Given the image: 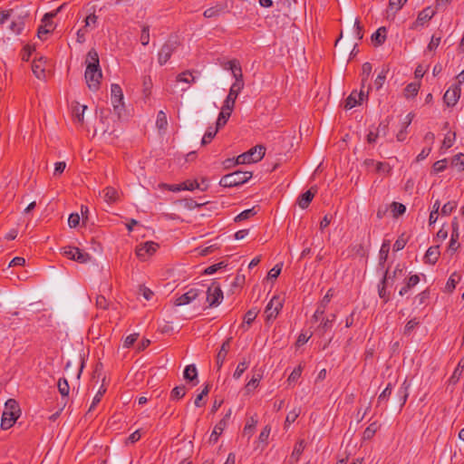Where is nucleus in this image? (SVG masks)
<instances>
[{"label": "nucleus", "instance_id": "nucleus-1", "mask_svg": "<svg viewBox=\"0 0 464 464\" xmlns=\"http://www.w3.org/2000/svg\"><path fill=\"white\" fill-rule=\"evenodd\" d=\"M21 415V409L14 399H9L5 404V411L2 414L1 428L8 430L15 423Z\"/></svg>", "mask_w": 464, "mask_h": 464}, {"label": "nucleus", "instance_id": "nucleus-2", "mask_svg": "<svg viewBox=\"0 0 464 464\" xmlns=\"http://www.w3.org/2000/svg\"><path fill=\"white\" fill-rule=\"evenodd\" d=\"M251 178V171L237 170L223 176L219 181V185L225 188L237 187L246 183Z\"/></svg>", "mask_w": 464, "mask_h": 464}, {"label": "nucleus", "instance_id": "nucleus-3", "mask_svg": "<svg viewBox=\"0 0 464 464\" xmlns=\"http://www.w3.org/2000/svg\"><path fill=\"white\" fill-rule=\"evenodd\" d=\"M64 5H65V4L60 5L56 10L50 12V13H46L44 15V17L42 19L43 24L39 26L38 31H37V35L41 40H44L45 39L44 35H46L53 31L54 25H53V19L57 15L58 13H60L63 10Z\"/></svg>", "mask_w": 464, "mask_h": 464}, {"label": "nucleus", "instance_id": "nucleus-4", "mask_svg": "<svg viewBox=\"0 0 464 464\" xmlns=\"http://www.w3.org/2000/svg\"><path fill=\"white\" fill-rule=\"evenodd\" d=\"M179 43L177 36H170L166 43L161 46L159 54L158 62L160 65L165 64L171 57L173 52L179 47Z\"/></svg>", "mask_w": 464, "mask_h": 464}, {"label": "nucleus", "instance_id": "nucleus-5", "mask_svg": "<svg viewBox=\"0 0 464 464\" xmlns=\"http://www.w3.org/2000/svg\"><path fill=\"white\" fill-rule=\"evenodd\" d=\"M284 300L279 295H274L265 309L266 322L275 320L283 308Z\"/></svg>", "mask_w": 464, "mask_h": 464}, {"label": "nucleus", "instance_id": "nucleus-6", "mask_svg": "<svg viewBox=\"0 0 464 464\" xmlns=\"http://www.w3.org/2000/svg\"><path fill=\"white\" fill-rule=\"evenodd\" d=\"M111 101L115 113L120 118L124 108V103L122 89L117 83H112L111 86Z\"/></svg>", "mask_w": 464, "mask_h": 464}, {"label": "nucleus", "instance_id": "nucleus-7", "mask_svg": "<svg viewBox=\"0 0 464 464\" xmlns=\"http://www.w3.org/2000/svg\"><path fill=\"white\" fill-rule=\"evenodd\" d=\"M223 291L218 282H212L207 290V302L208 307L218 306L223 300Z\"/></svg>", "mask_w": 464, "mask_h": 464}, {"label": "nucleus", "instance_id": "nucleus-8", "mask_svg": "<svg viewBox=\"0 0 464 464\" xmlns=\"http://www.w3.org/2000/svg\"><path fill=\"white\" fill-rule=\"evenodd\" d=\"M244 88V81L235 82L229 90L228 95L227 96L224 106L226 110H234L236 100Z\"/></svg>", "mask_w": 464, "mask_h": 464}, {"label": "nucleus", "instance_id": "nucleus-9", "mask_svg": "<svg viewBox=\"0 0 464 464\" xmlns=\"http://www.w3.org/2000/svg\"><path fill=\"white\" fill-rule=\"evenodd\" d=\"M84 78L88 88L92 92H96L100 89L102 72V70H94L89 72H85Z\"/></svg>", "mask_w": 464, "mask_h": 464}, {"label": "nucleus", "instance_id": "nucleus-10", "mask_svg": "<svg viewBox=\"0 0 464 464\" xmlns=\"http://www.w3.org/2000/svg\"><path fill=\"white\" fill-rule=\"evenodd\" d=\"M461 89L459 84H453L449 88L443 96V101L449 107H453L460 97Z\"/></svg>", "mask_w": 464, "mask_h": 464}, {"label": "nucleus", "instance_id": "nucleus-11", "mask_svg": "<svg viewBox=\"0 0 464 464\" xmlns=\"http://www.w3.org/2000/svg\"><path fill=\"white\" fill-rule=\"evenodd\" d=\"M231 416V410L216 424L210 435L209 442L215 444L218 440V437L222 434Z\"/></svg>", "mask_w": 464, "mask_h": 464}, {"label": "nucleus", "instance_id": "nucleus-12", "mask_svg": "<svg viewBox=\"0 0 464 464\" xmlns=\"http://www.w3.org/2000/svg\"><path fill=\"white\" fill-rule=\"evenodd\" d=\"M410 387L411 383L407 380H405L397 392V401H394L392 402V406H395L397 404L399 411H401V409L403 408L407 401V399L409 397Z\"/></svg>", "mask_w": 464, "mask_h": 464}, {"label": "nucleus", "instance_id": "nucleus-13", "mask_svg": "<svg viewBox=\"0 0 464 464\" xmlns=\"http://www.w3.org/2000/svg\"><path fill=\"white\" fill-rule=\"evenodd\" d=\"M368 89H370V87H368ZM368 92L369 90H367L365 93L362 87L359 92H357V91H353L345 100L344 109L351 110L356 105L360 104L363 98L368 95Z\"/></svg>", "mask_w": 464, "mask_h": 464}, {"label": "nucleus", "instance_id": "nucleus-14", "mask_svg": "<svg viewBox=\"0 0 464 464\" xmlns=\"http://www.w3.org/2000/svg\"><path fill=\"white\" fill-rule=\"evenodd\" d=\"M391 276L389 275V269L387 268L383 272L382 278L378 285V295L380 298L383 300V303L386 304L390 301V293L386 291L388 285H390Z\"/></svg>", "mask_w": 464, "mask_h": 464}, {"label": "nucleus", "instance_id": "nucleus-15", "mask_svg": "<svg viewBox=\"0 0 464 464\" xmlns=\"http://www.w3.org/2000/svg\"><path fill=\"white\" fill-rule=\"evenodd\" d=\"M201 294V291L197 288H190L185 294L179 295L176 298L174 304L177 306L185 305L190 304L194 300H196L198 295Z\"/></svg>", "mask_w": 464, "mask_h": 464}, {"label": "nucleus", "instance_id": "nucleus-16", "mask_svg": "<svg viewBox=\"0 0 464 464\" xmlns=\"http://www.w3.org/2000/svg\"><path fill=\"white\" fill-rule=\"evenodd\" d=\"M86 70L85 72H92L94 70H102L100 66V60L98 52L92 48L86 55L85 59Z\"/></svg>", "mask_w": 464, "mask_h": 464}, {"label": "nucleus", "instance_id": "nucleus-17", "mask_svg": "<svg viewBox=\"0 0 464 464\" xmlns=\"http://www.w3.org/2000/svg\"><path fill=\"white\" fill-rule=\"evenodd\" d=\"M159 247V245L153 241H147L140 244L136 248V255L140 258H145L147 256L154 254Z\"/></svg>", "mask_w": 464, "mask_h": 464}, {"label": "nucleus", "instance_id": "nucleus-18", "mask_svg": "<svg viewBox=\"0 0 464 464\" xmlns=\"http://www.w3.org/2000/svg\"><path fill=\"white\" fill-rule=\"evenodd\" d=\"M45 63V58L41 56L38 59L34 58L32 63V71L39 80H45L46 78Z\"/></svg>", "mask_w": 464, "mask_h": 464}, {"label": "nucleus", "instance_id": "nucleus-19", "mask_svg": "<svg viewBox=\"0 0 464 464\" xmlns=\"http://www.w3.org/2000/svg\"><path fill=\"white\" fill-rule=\"evenodd\" d=\"M231 341H232V337H228L221 345L218 354H217V360H216V363H217V366H218V369L220 370L222 365H223V362H225L226 360V357L229 352V349H230V343H231Z\"/></svg>", "mask_w": 464, "mask_h": 464}, {"label": "nucleus", "instance_id": "nucleus-20", "mask_svg": "<svg viewBox=\"0 0 464 464\" xmlns=\"http://www.w3.org/2000/svg\"><path fill=\"white\" fill-rule=\"evenodd\" d=\"M316 193V188H314L313 187L305 191L304 193L301 194L298 197L297 204L302 209H305L310 205L311 201L313 200L314 195Z\"/></svg>", "mask_w": 464, "mask_h": 464}, {"label": "nucleus", "instance_id": "nucleus-21", "mask_svg": "<svg viewBox=\"0 0 464 464\" xmlns=\"http://www.w3.org/2000/svg\"><path fill=\"white\" fill-rule=\"evenodd\" d=\"M225 69H228L232 72V74L236 80L235 82L243 81L242 69L238 61L231 60L227 62Z\"/></svg>", "mask_w": 464, "mask_h": 464}, {"label": "nucleus", "instance_id": "nucleus-22", "mask_svg": "<svg viewBox=\"0 0 464 464\" xmlns=\"http://www.w3.org/2000/svg\"><path fill=\"white\" fill-rule=\"evenodd\" d=\"M435 14V12L430 8L427 7L420 11L418 14L417 20L413 24L412 28H416L418 24H424V23L430 21Z\"/></svg>", "mask_w": 464, "mask_h": 464}, {"label": "nucleus", "instance_id": "nucleus-23", "mask_svg": "<svg viewBox=\"0 0 464 464\" xmlns=\"http://www.w3.org/2000/svg\"><path fill=\"white\" fill-rule=\"evenodd\" d=\"M440 246H430L424 256L425 263L434 265L440 257Z\"/></svg>", "mask_w": 464, "mask_h": 464}, {"label": "nucleus", "instance_id": "nucleus-24", "mask_svg": "<svg viewBox=\"0 0 464 464\" xmlns=\"http://www.w3.org/2000/svg\"><path fill=\"white\" fill-rule=\"evenodd\" d=\"M250 154V158H254V162L260 161L266 153V147L263 145H256L255 147L251 148L249 150L246 151Z\"/></svg>", "mask_w": 464, "mask_h": 464}, {"label": "nucleus", "instance_id": "nucleus-25", "mask_svg": "<svg viewBox=\"0 0 464 464\" xmlns=\"http://www.w3.org/2000/svg\"><path fill=\"white\" fill-rule=\"evenodd\" d=\"M372 41L375 46L382 45L386 40V28L382 26L372 34Z\"/></svg>", "mask_w": 464, "mask_h": 464}, {"label": "nucleus", "instance_id": "nucleus-26", "mask_svg": "<svg viewBox=\"0 0 464 464\" xmlns=\"http://www.w3.org/2000/svg\"><path fill=\"white\" fill-rule=\"evenodd\" d=\"M232 111L233 110H226V107L223 105L216 123L218 129H220L227 124Z\"/></svg>", "mask_w": 464, "mask_h": 464}, {"label": "nucleus", "instance_id": "nucleus-27", "mask_svg": "<svg viewBox=\"0 0 464 464\" xmlns=\"http://www.w3.org/2000/svg\"><path fill=\"white\" fill-rule=\"evenodd\" d=\"M102 193L104 200L108 203H113L119 198L118 191L112 187H106Z\"/></svg>", "mask_w": 464, "mask_h": 464}, {"label": "nucleus", "instance_id": "nucleus-28", "mask_svg": "<svg viewBox=\"0 0 464 464\" xmlns=\"http://www.w3.org/2000/svg\"><path fill=\"white\" fill-rule=\"evenodd\" d=\"M156 126L160 132L165 133L168 126L167 115L163 111H160L157 115Z\"/></svg>", "mask_w": 464, "mask_h": 464}, {"label": "nucleus", "instance_id": "nucleus-29", "mask_svg": "<svg viewBox=\"0 0 464 464\" xmlns=\"http://www.w3.org/2000/svg\"><path fill=\"white\" fill-rule=\"evenodd\" d=\"M390 250V242L384 241L381 246L380 253H379V266H383L384 263L386 262L388 258V254Z\"/></svg>", "mask_w": 464, "mask_h": 464}, {"label": "nucleus", "instance_id": "nucleus-30", "mask_svg": "<svg viewBox=\"0 0 464 464\" xmlns=\"http://www.w3.org/2000/svg\"><path fill=\"white\" fill-rule=\"evenodd\" d=\"M87 109L86 105H82L78 102H75L72 106V112L75 117V119L82 123L83 122V114L85 110Z\"/></svg>", "mask_w": 464, "mask_h": 464}, {"label": "nucleus", "instance_id": "nucleus-31", "mask_svg": "<svg viewBox=\"0 0 464 464\" xmlns=\"http://www.w3.org/2000/svg\"><path fill=\"white\" fill-rule=\"evenodd\" d=\"M184 379L189 382L197 381L198 371L194 364L188 365L183 373Z\"/></svg>", "mask_w": 464, "mask_h": 464}, {"label": "nucleus", "instance_id": "nucleus-32", "mask_svg": "<svg viewBox=\"0 0 464 464\" xmlns=\"http://www.w3.org/2000/svg\"><path fill=\"white\" fill-rule=\"evenodd\" d=\"M225 7H226L225 5H217L216 6H213V7H210V8H208L207 10H205L203 15L206 18L217 17L224 11Z\"/></svg>", "mask_w": 464, "mask_h": 464}, {"label": "nucleus", "instance_id": "nucleus-33", "mask_svg": "<svg viewBox=\"0 0 464 464\" xmlns=\"http://www.w3.org/2000/svg\"><path fill=\"white\" fill-rule=\"evenodd\" d=\"M388 72L389 67L383 66L374 81V85L377 90L381 89L384 84Z\"/></svg>", "mask_w": 464, "mask_h": 464}, {"label": "nucleus", "instance_id": "nucleus-34", "mask_svg": "<svg viewBox=\"0 0 464 464\" xmlns=\"http://www.w3.org/2000/svg\"><path fill=\"white\" fill-rule=\"evenodd\" d=\"M218 130L219 129H218L217 126L215 128L208 127L202 138L201 144L207 145V144L210 143L211 140L214 139V137L217 135Z\"/></svg>", "mask_w": 464, "mask_h": 464}, {"label": "nucleus", "instance_id": "nucleus-35", "mask_svg": "<svg viewBox=\"0 0 464 464\" xmlns=\"http://www.w3.org/2000/svg\"><path fill=\"white\" fill-rule=\"evenodd\" d=\"M196 78L193 76L190 71H185L179 73L176 77V81L178 82H185V83H192L194 82Z\"/></svg>", "mask_w": 464, "mask_h": 464}, {"label": "nucleus", "instance_id": "nucleus-36", "mask_svg": "<svg viewBox=\"0 0 464 464\" xmlns=\"http://www.w3.org/2000/svg\"><path fill=\"white\" fill-rule=\"evenodd\" d=\"M379 428L380 425L376 421L371 423L363 431V440H371Z\"/></svg>", "mask_w": 464, "mask_h": 464}, {"label": "nucleus", "instance_id": "nucleus-37", "mask_svg": "<svg viewBox=\"0 0 464 464\" xmlns=\"http://www.w3.org/2000/svg\"><path fill=\"white\" fill-rule=\"evenodd\" d=\"M420 83L411 82L404 89L406 98L414 97L418 94Z\"/></svg>", "mask_w": 464, "mask_h": 464}, {"label": "nucleus", "instance_id": "nucleus-38", "mask_svg": "<svg viewBox=\"0 0 464 464\" xmlns=\"http://www.w3.org/2000/svg\"><path fill=\"white\" fill-rule=\"evenodd\" d=\"M372 66L370 63H364L362 66V86L364 88L365 82L368 81L372 73Z\"/></svg>", "mask_w": 464, "mask_h": 464}, {"label": "nucleus", "instance_id": "nucleus-39", "mask_svg": "<svg viewBox=\"0 0 464 464\" xmlns=\"http://www.w3.org/2000/svg\"><path fill=\"white\" fill-rule=\"evenodd\" d=\"M391 210L392 212V216L394 218H398L399 216H401L406 211V207L399 202H392L391 205Z\"/></svg>", "mask_w": 464, "mask_h": 464}, {"label": "nucleus", "instance_id": "nucleus-40", "mask_svg": "<svg viewBox=\"0 0 464 464\" xmlns=\"http://www.w3.org/2000/svg\"><path fill=\"white\" fill-rule=\"evenodd\" d=\"M256 214V211L255 209V207L249 209H246L239 213L235 218V222H241L243 220L248 219L249 218L255 216Z\"/></svg>", "mask_w": 464, "mask_h": 464}, {"label": "nucleus", "instance_id": "nucleus-41", "mask_svg": "<svg viewBox=\"0 0 464 464\" xmlns=\"http://www.w3.org/2000/svg\"><path fill=\"white\" fill-rule=\"evenodd\" d=\"M256 423H257V420H255L253 417H251L250 420L246 422V424L244 427L243 434L245 436H247L248 438H250L255 430Z\"/></svg>", "mask_w": 464, "mask_h": 464}, {"label": "nucleus", "instance_id": "nucleus-42", "mask_svg": "<svg viewBox=\"0 0 464 464\" xmlns=\"http://www.w3.org/2000/svg\"><path fill=\"white\" fill-rule=\"evenodd\" d=\"M186 394V387L184 385L177 386L172 389L170 398L172 400L182 399Z\"/></svg>", "mask_w": 464, "mask_h": 464}, {"label": "nucleus", "instance_id": "nucleus-43", "mask_svg": "<svg viewBox=\"0 0 464 464\" xmlns=\"http://www.w3.org/2000/svg\"><path fill=\"white\" fill-rule=\"evenodd\" d=\"M58 391L63 396H68L70 392V387L67 380L65 378H60L57 383Z\"/></svg>", "mask_w": 464, "mask_h": 464}, {"label": "nucleus", "instance_id": "nucleus-44", "mask_svg": "<svg viewBox=\"0 0 464 464\" xmlns=\"http://www.w3.org/2000/svg\"><path fill=\"white\" fill-rule=\"evenodd\" d=\"M451 165L460 171L464 170V154L459 153L455 155L451 160Z\"/></svg>", "mask_w": 464, "mask_h": 464}, {"label": "nucleus", "instance_id": "nucleus-45", "mask_svg": "<svg viewBox=\"0 0 464 464\" xmlns=\"http://www.w3.org/2000/svg\"><path fill=\"white\" fill-rule=\"evenodd\" d=\"M74 254H76L74 261L79 263L84 264L91 260V256L78 247H76Z\"/></svg>", "mask_w": 464, "mask_h": 464}, {"label": "nucleus", "instance_id": "nucleus-46", "mask_svg": "<svg viewBox=\"0 0 464 464\" xmlns=\"http://www.w3.org/2000/svg\"><path fill=\"white\" fill-rule=\"evenodd\" d=\"M458 207L457 201H449L443 205L441 208V215L449 216Z\"/></svg>", "mask_w": 464, "mask_h": 464}, {"label": "nucleus", "instance_id": "nucleus-47", "mask_svg": "<svg viewBox=\"0 0 464 464\" xmlns=\"http://www.w3.org/2000/svg\"><path fill=\"white\" fill-rule=\"evenodd\" d=\"M459 237V234H451L448 250L450 251L452 254L455 253L460 246V244L458 242Z\"/></svg>", "mask_w": 464, "mask_h": 464}, {"label": "nucleus", "instance_id": "nucleus-48", "mask_svg": "<svg viewBox=\"0 0 464 464\" xmlns=\"http://www.w3.org/2000/svg\"><path fill=\"white\" fill-rule=\"evenodd\" d=\"M248 365H249V362L245 360L243 362H239L238 365L237 366L235 372L233 373V377L236 380L239 379L242 376V374L244 373V372L248 368Z\"/></svg>", "mask_w": 464, "mask_h": 464}, {"label": "nucleus", "instance_id": "nucleus-49", "mask_svg": "<svg viewBox=\"0 0 464 464\" xmlns=\"http://www.w3.org/2000/svg\"><path fill=\"white\" fill-rule=\"evenodd\" d=\"M258 314V310L256 308L248 310L244 316V324L250 325Z\"/></svg>", "mask_w": 464, "mask_h": 464}, {"label": "nucleus", "instance_id": "nucleus-50", "mask_svg": "<svg viewBox=\"0 0 464 464\" xmlns=\"http://www.w3.org/2000/svg\"><path fill=\"white\" fill-rule=\"evenodd\" d=\"M419 324H420V321L418 320V318L414 317V318L411 319L410 321L407 322V324L404 327L403 334L405 335H410L411 333L414 330V328Z\"/></svg>", "mask_w": 464, "mask_h": 464}, {"label": "nucleus", "instance_id": "nucleus-51", "mask_svg": "<svg viewBox=\"0 0 464 464\" xmlns=\"http://www.w3.org/2000/svg\"><path fill=\"white\" fill-rule=\"evenodd\" d=\"M179 187H182L183 190H194L199 188V184L197 180H185L184 182L179 184Z\"/></svg>", "mask_w": 464, "mask_h": 464}, {"label": "nucleus", "instance_id": "nucleus-52", "mask_svg": "<svg viewBox=\"0 0 464 464\" xmlns=\"http://www.w3.org/2000/svg\"><path fill=\"white\" fill-rule=\"evenodd\" d=\"M459 279V276L456 273L452 274L447 281L446 289L449 292H452L455 289Z\"/></svg>", "mask_w": 464, "mask_h": 464}, {"label": "nucleus", "instance_id": "nucleus-53", "mask_svg": "<svg viewBox=\"0 0 464 464\" xmlns=\"http://www.w3.org/2000/svg\"><path fill=\"white\" fill-rule=\"evenodd\" d=\"M250 154L251 153H247V152H245V153H242L240 155H238L237 158H236V163L238 164H249V163H253V160L254 158H250Z\"/></svg>", "mask_w": 464, "mask_h": 464}, {"label": "nucleus", "instance_id": "nucleus-54", "mask_svg": "<svg viewBox=\"0 0 464 464\" xmlns=\"http://www.w3.org/2000/svg\"><path fill=\"white\" fill-rule=\"evenodd\" d=\"M105 392H106V389L103 387V385H102L101 389L99 390V392H97V394L94 396V398L92 400V402L90 406L89 411H92L95 408V406L101 401Z\"/></svg>", "mask_w": 464, "mask_h": 464}, {"label": "nucleus", "instance_id": "nucleus-55", "mask_svg": "<svg viewBox=\"0 0 464 464\" xmlns=\"http://www.w3.org/2000/svg\"><path fill=\"white\" fill-rule=\"evenodd\" d=\"M301 412V410L298 408H295L294 409L293 411H291L287 415H286V418H285V425H288V424H291L293 422L295 421V420L297 419V417L299 416Z\"/></svg>", "mask_w": 464, "mask_h": 464}, {"label": "nucleus", "instance_id": "nucleus-56", "mask_svg": "<svg viewBox=\"0 0 464 464\" xmlns=\"http://www.w3.org/2000/svg\"><path fill=\"white\" fill-rule=\"evenodd\" d=\"M140 42L142 45H148L150 42V27L144 25L141 30Z\"/></svg>", "mask_w": 464, "mask_h": 464}, {"label": "nucleus", "instance_id": "nucleus-57", "mask_svg": "<svg viewBox=\"0 0 464 464\" xmlns=\"http://www.w3.org/2000/svg\"><path fill=\"white\" fill-rule=\"evenodd\" d=\"M392 387L391 383H388L386 388L382 391V392L378 397V402H382V401H387L392 394Z\"/></svg>", "mask_w": 464, "mask_h": 464}, {"label": "nucleus", "instance_id": "nucleus-58", "mask_svg": "<svg viewBox=\"0 0 464 464\" xmlns=\"http://www.w3.org/2000/svg\"><path fill=\"white\" fill-rule=\"evenodd\" d=\"M227 265L224 262H220L212 266H209L204 270L205 275H212L216 273L218 270H219L222 267H225Z\"/></svg>", "mask_w": 464, "mask_h": 464}, {"label": "nucleus", "instance_id": "nucleus-59", "mask_svg": "<svg viewBox=\"0 0 464 464\" xmlns=\"http://www.w3.org/2000/svg\"><path fill=\"white\" fill-rule=\"evenodd\" d=\"M139 295H141L144 297V299L150 301L152 298L154 293L150 288L144 285H140Z\"/></svg>", "mask_w": 464, "mask_h": 464}, {"label": "nucleus", "instance_id": "nucleus-60", "mask_svg": "<svg viewBox=\"0 0 464 464\" xmlns=\"http://www.w3.org/2000/svg\"><path fill=\"white\" fill-rule=\"evenodd\" d=\"M446 168H447V160L446 159L437 160L432 166V169H433L434 172H436V173L445 170Z\"/></svg>", "mask_w": 464, "mask_h": 464}, {"label": "nucleus", "instance_id": "nucleus-61", "mask_svg": "<svg viewBox=\"0 0 464 464\" xmlns=\"http://www.w3.org/2000/svg\"><path fill=\"white\" fill-rule=\"evenodd\" d=\"M304 440L298 441L295 444V449H294L293 453H292V457H296V459H298L299 456L304 451Z\"/></svg>", "mask_w": 464, "mask_h": 464}, {"label": "nucleus", "instance_id": "nucleus-62", "mask_svg": "<svg viewBox=\"0 0 464 464\" xmlns=\"http://www.w3.org/2000/svg\"><path fill=\"white\" fill-rule=\"evenodd\" d=\"M407 2V0H389V8L392 10L398 11L402 5Z\"/></svg>", "mask_w": 464, "mask_h": 464}, {"label": "nucleus", "instance_id": "nucleus-63", "mask_svg": "<svg viewBox=\"0 0 464 464\" xmlns=\"http://www.w3.org/2000/svg\"><path fill=\"white\" fill-rule=\"evenodd\" d=\"M282 266L283 265L282 264H277L272 269H270V271L268 272V275H267V277L268 278H277L278 276L280 275L281 273V270H282Z\"/></svg>", "mask_w": 464, "mask_h": 464}, {"label": "nucleus", "instance_id": "nucleus-64", "mask_svg": "<svg viewBox=\"0 0 464 464\" xmlns=\"http://www.w3.org/2000/svg\"><path fill=\"white\" fill-rule=\"evenodd\" d=\"M80 223V216L77 213H72L68 218V225L70 227H76Z\"/></svg>", "mask_w": 464, "mask_h": 464}]
</instances>
